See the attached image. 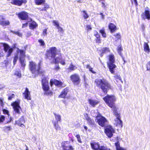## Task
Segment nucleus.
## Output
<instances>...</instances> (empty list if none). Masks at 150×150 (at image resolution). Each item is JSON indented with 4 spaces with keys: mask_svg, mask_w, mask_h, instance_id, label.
<instances>
[{
    "mask_svg": "<svg viewBox=\"0 0 150 150\" xmlns=\"http://www.w3.org/2000/svg\"><path fill=\"white\" fill-rule=\"evenodd\" d=\"M65 59H62V58L61 59V60L59 61V62L62 65H64L65 64V62H64Z\"/></svg>",
    "mask_w": 150,
    "mask_h": 150,
    "instance_id": "obj_46",
    "label": "nucleus"
},
{
    "mask_svg": "<svg viewBox=\"0 0 150 150\" xmlns=\"http://www.w3.org/2000/svg\"><path fill=\"white\" fill-rule=\"evenodd\" d=\"M5 120V117L2 115H0V123L4 122Z\"/></svg>",
    "mask_w": 150,
    "mask_h": 150,
    "instance_id": "obj_43",
    "label": "nucleus"
},
{
    "mask_svg": "<svg viewBox=\"0 0 150 150\" xmlns=\"http://www.w3.org/2000/svg\"><path fill=\"white\" fill-rule=\"evenodd\" d=\"M100 150H110V149L108 148L106 146H102L100 147Z\"/></svg>",
    "mask_w": 150,
    "mask_h": 150,
    "instance_id": "obj_45",
    "label": "nucleus"
},
{
    "mask_svg": "<svg viewBox=\"0 0 150 150\" xmlns=\"http://www.w3.org/2000/svg\"><path fill=\"white\" fill-rule=\"evenodd\" d=\"M109 28L111 33L114 32L116 30V26L113 24L110 23L109 25Z\"/></svg>",
    "mask_w": 150,
    "mask_h": 150,
    "instance_id": "obj_25",
    "label": "nucleus"
},
{
    "mask_svg": "<svg viewBox=\"0 0 150 150\" xmlns=\"http://www.w3.org/2000/svg\"><path fill=\"white\" fill-rule=\"evenodd\" d=\"M42 84L43 89L44 91H46L49 90L48 82L46 79L44 77H42Z\"/></svg>",
    "mask_w": 150,
    "mask_h": 150,
    "instance_id": "obj_11",
    "label": "nucleus"
},
{
    "mask_svg": "<svg viewBox=\"0 0 150 150\" xmlns=\"http://www.w3.org/2000/svg\"><path fill=\"white\" fill-rule=\"evenodd\" d=\"M18 17L22 20H26L28 17V13L25 11L19 13L18 14Z\"/></svg>",
    "mask_w": 150,
    "mask_h": 150,
    "instance_id": "obj_15",
    "label": "nucleus"
},
{
    "mask_svg": "<svg viewBox=\"0 0 150 150\" xmlns=\"http://www.w3.org/2000/svg\"><path fill=\"white\" fill-rule=\"evenodd\" d=\"M38 24L35 21H32L30 23L29 27L31 29H34L38 27Z\"/></svg>",
    "mask_w": 150,
    "mask_h": 150,
    "instance_id": "obj_26",
    "label": "nucleus"
},
{
    "mask_svg": "<svg viewBox=\"0 0 150 150\" xmlns=\"http://www.w3.org/2000/svg\"><path fill=\"white\" fill-rule=\"evenodd\" d=\"M24 0H12L11 3L18 6H21L24 3Z\"/></svg>",
    "mask_w": 150,
    "mask_h": 150,
    "instance_id": "obj_21",
    "label": "nucleus"
},
{
    "mask_svg": "<svg viewBox=\"0 0 150 150\" xmlns=\"http://www.w3.org/2000/svg\"><path fill=\"white\" fill-rule=\"evenodd\" d=\"M3 112L4 114H7L8 115V116L9 115L8 113V112L7 110L4 109H3Z\"/></svg>",
    "mask_w": 150,
    "mask_h": 150,
    "instance_id": "obj_54",
    "label": "nucleus"
},
{
    "mask_svg": "<svg viewBox=\"0 0 150 150\" xmlns=\"http://www.w3.org/2000/svg\"><path fill=\"white\" fill-rule=\"evenodd\" d=\"M86 28L88 30H91V28L90 25H87Z\"/></svg>",
    "mask_w": 150,
    "mask_h": 150,
    "instance_id": "obj_59",
    "label": "nucleus"
},
{
    "mask_svg": "<svg viewBox=\"0 0 150 150\" xmlns=\"http://www.w3.org/2000/svg\"><path fill=\"white\" fill-rule=\"evenodd\" d=\"M56 120H53L52 121V123L56 130H59L60 129V127L59 125L58 122L61 120V116L60 115H57L54 113Z\"/></svg>",
    "mask_w": 150,
    "mask_h": 150,
    "instance_id": "obj_7",
    "label": "nucleus"
},
{
    "mask_svg": "<svg viewBox=\"0 0 150 150\" xmlns=\"http://www.w3.org/2000/svg\"><path fill=\"white\" fill-rule=\"evenodd\" d=\"M100 38H97L96 41L97 43H99L100 42Z\"/></svg>",
    "mask_w": 150,
    "mask_h": 150,
    "instance_id": "obj_64",
    "label": "nucleus"
},
{
    "mask_svg": "<svg viewBox=\"0 0 150 150\" xmlns=\"http://www.w3.org/2000/svg\"><path fill=\"white\" fill-rule=\"evenodd\" d=\"M77 68V67L75 66L72 63H71L68 68L67 69L69 72H71Z\"/></svg>",
    "mask_w": 150,
    "mask_h": 150,
    "instance_id": "obj_27",
    "label": "nucleus"
},
{
    "mask_svg": "<svg viewBox=\"0 0 150 150\" xmlns=\"http://www.w3.org/2000/svg\"><path fill=\"white\" fill-rule=\"evenodd\" d=\"M14 75H16L19 78H20L21 77V74L20 71H19L18 70H16L15 73Z\"/></svg>",
    "mask_w": 150,
    "mask_h": 150,
    "instance_id": "obj_34",
    "label": "nucleus"
},
{
    "mask_svg": "<svg viewBox=\"0 0 150 150\" xmlns=\"http://www.w3.org/2000/svg\"><path fill=\"white\" fill-rule=\"evenodd\" d=\"M57 53V50L56 48L55 47H52L47 51L46 56L51 61L53 60L54 61H55L54 58L55 57Z\"/></svg>",
    "mask_w": 150,
    "mask_h": 150,
    "instance_id": "obj_6",
    "label": "nucleus"
},
{
    "mask_svg": "<svg viewBox=\"0 0 150 150\" xmlns=\"http://www.w3.org/2000/svg\"><path fill=\"white\" fill-rule=\"evenodd\" d=\"M68 92V89H65L62 92L61 94L59 95V97L61 98H64L67 95Z\"/></svg>",
    "mask_w": 150,
    "mask_h": 150,
    "instance_id": "obj_24",
    "label": "nucleus"
},
{
    "mask_svg": "<svg viewBox=\"0 0 150 150\" xmlns=\"http://www.w3.org/2000/svg\"><path fill=\"white\" fill-rule=\"evenodd\" d=\"M91 146L92 148L94 150H100V147L102 146H100L99 143L93 142L91 143Z\"/></svg>",
    "mask_w": 150,
    "mask_h": 150,
    "instance_id": "obj_16",
    "label": "nucleus"
},
{
    "mask_svg": "<svg viewBox=\"0 0 150 150\" xmlns=\"http://www.w3.org/2000/svg\"><path fill=\"white\" fill-rule=\"evenodd\" d=\"M25 122V120L23 116H22L19 120L16 121V123L19 126L23 128L25 127L24 125L23 124Z\"/></svg>",
    "mask_w": 150,
    "mask_h": 150,
    "instance_id": "obj_17",
    "label": "nucleus"
},
{
    "mask_svg": "<svg viewBox=\"0 0 150 150\" xmlns=\"http://www.w3.org/2000/svg\"><path fill=\"white\" fill-rule=\"evenodd\" d=\"M57 28L58 29V31L59 32H61L62 33H63L64 30L61 26H59L58 27H57Z\"/></svg>",
    "mask_w": 150,
    "mask_h": 150,
    "instance_id": "obj_44",
    "label": "nucleus"
},
{
    "mask_svg": "<svg viewBox=\"0 0 150 150\" xmlns=\"http://www.w3.org/2000/svg\"><path fill=\"white\" fill-rule=\"evenodd\" d=\"M57 65H58L57 66L56 65L55 67L54 68V70H57L59 69V67L58 66V64H57Z\"/></svg>",
    "mask_w": 150,
    "mask_h": 150,
    "instance_id": "obj_61",
    "label": "nucleus"
},
{
    "mask_svg": "<svg viewBox=\"0 0 150 150\" xmlns=\"http://www.w3.org/2000/svg\"><path fill=\"white\" fill-rule=\"evenodd\" d=\"M106 103H112L116 100L115 97L114 96H109L107 95L106 96L103 98Z\"/></svg>",
    "mask_w": 150,
    "mask_h": 150,
    "instance_id": "obj_12",
    "label": "nucleus"
},
{
    "mask_svg": "<svg viewBox=\"0 0 150 150\" xmlns=\"http://www.w3.org/2000/svg\"><path fill=\"white\" fill-rule=\"evenodd\" d=\"M143 19L144 20L147 19L150 20V11L149 10H145L144 12H143L141 15Z\"/></svg>",
    "mask_w": 150,
    "mask_h": 150,
    "instance_id": "obj_14",
    "label": "nucleus"
},
{
    "mask_svg": "<svg viewBox=\"0 0 150 150\" xmlns=\"http://www.w3.org/2000/svg\"><path fill=\"white\" fill-rule=\"evenodd\" d=\"M28 25V23H26L25 24H23L22 25V28H25L26 27H27Z\"/></svg>",
    "mask_w": 150,
    "mask_h": 150,
    "instance_id": "obj_58",
    "label": "nucleus"
},
{
    "mask_svg": "<svg viewBox=\"0 0 150 150\" xmlns=\"http://www.w3.org/2000/svg\"><path fill=\"white\" fill-rule=\"evenodd\" d=\"M105 133L107 135L109 138L111 137L112 136V133L114 132V129L111 126L107 127L105 129Z\"/></svg>",
    "mask_w": 150,
    "mask_h": 150,
    "instance_id": "obj_9",
    "label": "nucleus"
},
{
    "mask_svg": "<svg viewBox=\"0 0 150 150\" xmlns=\"http://www.w3.org/2000/svg\"><path fill=\"white\" fill-rule=\"evenodd\" d=\"M30 69L31 73L34 74L35 76L37 75L40 73V62L38 64L33 62H30L29 64Z\"/></svg>",
    "mask_w": 150,
    "mask_h": 150,
    "instance_id": "obj_4",
    "label": "nucleus"
},
{
    "mask_svg": "<svg viewBox=\"0 0 150 150\" xmlns=\"http://www.w3.org/2000/svg\"><path fill=\"white\" fill-rule=\"evenodd\" d=\"M53 23L54 25L55 26H56V28L58 27L59 25V23L57 21H56L54 20L53 21Z\"/></svg>",
    "mask_w": 150,
    "mask_h": 150,
    "instance_id": "obj_42",
    "label": "nucleus"
},
{
    "mask_svg": "<svg viewBox=\"0 0 150 150\" xmlns=\"http://www.w3.org/2000/svg\"><path fill=\"white\" fill-rule=\"evenodd\" d=\"M117 39H120L121 38V36L120 34V33H117L114 35Z\"/></svg>",
    "mask_w": 150,
    "mask_h": 150,
    "instance_id": "obj_52",
    "label": "nucleus"
},
{
    "mask_svg": "<svg viewBox=\"0 0 150 150\" xmlns=\"http://www.w3.org/2000/svg\"><path fill=\"white\" fill-rule=\"evenodd\" d=\"M147 70L150 71V62H149L146 65Z\"/></svg>",
    "mask_w": 150,
    "mask_h": 150,
    "instance_id": "obj_53",
    "label": "nucleus"
},
{
    "mask_svg": "<svg viewBox=\"0 0 150 150\" xmlns=\"http://www.w3.org/2000/svg\"><path fill=\"white\" fill-rule=\"evenodd\" d=\"M100 31V33L102 34L103 37L104 38L106 37V33L105 32V31L104 30H101Z\"/></svg>",
    "mask_w": 150,
    "mask_h": 150,
    "instance_id": "obj_40",
    "label": "nucleus"
},
{
    "mask_svg": "<svg viewBox=\"0 0 150 150\" xmlns=\"http://www.w3.org/2000/svg\"><path fill=\"white\" fill-rule=\"evenodd\" d=\"M23 95L25 99L28 100L30 99V92L28 88H25V91L23 93Z\"/></svg>",
    "mask_w": 150,
    "mask_h": 150,
    "instance_id": "obj_18",
    "label": "nucleus"
},
{
    "mask_svg": "<svg viewBox=\"0 0 150 150\" xmlns=\"http://www.w3.org/2000/svg\"><path fill=\"white\" fill-rule=\"evenodd\" d=\"M49 8V5L46 4L45 5L44 8H42V10H44L45 11H46L47 9H48Z\"/></svg>",
    "mask_w": 150,
    "mask_h": 150,
    "instance_id": "obj_51",
    "label": "nucleus"
},
{
    "mask_svg": "<svg viewBox=\"0 0 150 150\" xmlns=\"http://www.w3.org/2000/svg\"><path fill=\"white\" fill-rule=\"evenodd\" d=\"M4 56V54L3 52L0 51V57H2Z\"/></svg>",
    "mask_w": 150,
    "mask_h": 150,
    "instance_id": "obj_62",
    "label": "nucleus"
},
{
    "mask_svg": "<svg viewBox=\"0 0 150 150\" xmlns=\"http://www.w3.org/2000/svg\"><path fill=\"white\" fill-rule=\"evenodd\" d=\"M40 43L41 46H43L45 45V43L44 41L42 39L39 40L38 41Z\"/></svg>",
    "mask_w": 150,
    "mask_h": 150,
    "instance_id": "obj_48",
    "label": "nucleus"
},
{
    "mask_svg": "<svg viewBox=\"0 0 150 150\" xmlns=\"http://www.w3.org/2000/svg\"><path fill=\"white\" fill-rule=\"evenodd\" d=\"M47 29H45L43 30L42 34L44 36H45L47 35Z\"/></svg>",
    "mask_w": 150,
    "mask_h": 150,
    "instance_id": "obj_56",
    "label": "nucleus"
},
{
    "mask_svg": "<svg viewBox=\"0 0 150 150\" xmlns=\"http://www.w3.org/2000/svg\"><path fill=\"white\" fill-rule=\"evenodd\" d=\"M11 128L10 126H6L4 127L3 128V131L6 133H8V132L11 130Z\"/></svg>",
    "mask_w": 150,
    "mask_h": 150,
    "instance_id": "obj_29",
    "label": "nucleus"
},
{
    "mask_svg": "<svg viewBox=\"0 0 150 150\" xmlns=\"http://www.w3.org/2000/svg\"><path fill=\"white\" fill-rule=\"evenodd\" d=\"M18 50L20 51L21 57L20 58H21V59H23V58L25 56V52H24L22 50H19L18 49Z\"/></svg>",
    "mask_w": 150,
    "mask_h": 150,
    "instance_id": "obj_37",
    "label": "nucleus"
},
{
    "mask_svg": "<svg viewBox=\"0 0 150 150\" xmlns=\"http://www.w3.org/2000/svg\"><path fill=\"white\" fill-rule=\"evenodd\" d=\"M62 146L63 150H74V148L70 145L69 142H68L62 143Z\"/></svg>",
    "mask_w": 150,
    "mask_h": 150,
    "instance_id": "obj_10",
    "label": "nucleus"
},
{
    "mask_svg": "<svg viewBox=\"0 0 150 150\" xmlns=\"http://www.w3.org/2000/svg\"><path fill=\"white\" fill-rule=\"evenodd\" d=\"M95 35L97 38H100V35L98 33H96Z\"/></svg>",
    "mask_w": 150,
    "mask_h": 150,
    "instance_id": "obj_60",
    "label": "nucleus"
},
{
    "mask_svg": "<svg viewBox=\"0 0 150 150\" xmlns=\"http://www.w3.org/2000/svg\"><path fill=\"white\" fill-rule=\"evenodd\" d=\"M15 47L14 46L13 47H10L8 44L6 43H0V50L2 49H4L5 52L7 54L6 56L7 57H8L11 55Z\"/></svg>",
    "mask_w": 150,
    "mask_h": 150,
    "instance_id": "obj_5",
    "label": "nucleus"
},
{
    "mask_svg": "<svg viewBox=\"0 0 150 150\" xmlns=\"http://www.w3.org/2000/svg\"><path fill=\"white\" fill-rule=\"evenodd\" d=\"M89 103H97L96 102L92 99H89L88 100Z\"/></svg>",
    "mask_w": 150,
    "mask_h": 150,
    "instance_id": "obj_55",
    "label": "nucleus"
},
{
    "mask_svg": "<svg viewBox=\"0 0 150 150\" xmlns=\"http://www.w3.org/2000/svg\"><path fill=\"white\" fill-rule=\"evenodd\" d=\"M18 59V56L17 55H16L14 59V60L13 61V63L14 65L16 63V61H17Z\"/></svg>",
    "mask_w": 150,
    "mask_h": 150,
    "instance_id": "obj_47",
    "label": "nucleus"
},
{
    "mask_svg": "<svg viewBox=\"0 0 150 150\" xmlns=\"http://www.w3.org/2000/svg\"><path fill=\"white\" fill-rule=\"evenodd\" d=\"M20 60L21 65V66L23 67H24L25 66V64L24 62V60L23 59H21V58H20Z\"/></svg>",
    "mask_w": 150,
    "mask_h": 150,
    "instance_id": "obj_49",
    "label": "nucleus"
},
{
    "mask_svg": "<svg viewBox=\"0 0 150 150\" xmlns=\"http://www.w3.org/2000/svg\"><path fill=\"white\" fill-rule=\"evenodd\" d=\"M2 18V19H0V25H1L3 26H6L10 24V22L8 21H4Z\"/></svg>",
    "mask_w": 150,
    "mask_h": 150,
    "instance_id": "obj_23",
    "label": "nucleus"
},
{
    "mask_svg": "<svg viewBox=\"0 0 150 150\" xmlns=\"http://www.w3.org/2000/svg\"><path fill=\"white\" fill-rule=\"evenodd\" d=\"M70 79L74 85H78L80 81V77L79 75L74 74L71 75Z\"/></svg>",
    "mask_w": 150,
    "mask_h": 150,
    "instance_id": "obj_8",
    "label": "nucleus"
},
{
    "mask_svg": "<svg viewBox=\"0 0 150 150\" xmlns=\"http://www.w3.org/2000/svg\"><path fill=\"white\" fill-rule=\"evenodd\" d=\"M109 49L107 47L103 48L102 49V54L109 52Z\"/></svg>",
    "mask_w": 150,
    "mask_h": 150,
    "instance_id": "obj_41",
    "label": "nucleus"
},
{
    "mask_svg": "<svg viewBox=\"0 0 150 150\" xmlns=\"http://www.w3.org/2000/svg\"><path fill=\"white\" fill-rule=\"evenodd\" d=\"M108 66L110 71L112 74H113L114 73V69L116 68V65L114 64V63L107 62Z\"/></svg>",
    "mask_w": 150,
    "mask_h": 150,
    "instance_id": "obj_19",
    "label": "nucleus"
},
{
    "mask_svg": "<svg viewBox=\"0 0 150 150\" xmlns=\"http://www.w3.org/2000/svg\"><path fill=\"white\" fill-rule=\"evenodd\" d=\"M144 51L147 53H149L150 50L148 44L146 42H144Z\"/></svg>",
    "mask_w": 150,
    "mask_h": 150,
    "instance_id": "obj_28",
    "label": "nucleus"
},
{
    "mask_svg": "<svg viewBox=\"0 0 150 150\" xmlns=\"http://www.w3.org/2000/svg\"><path fill=\"white\" fill-rule=\"evenodd\" d=\"M19 104H11V105L13 106L14 110L17 113H19V109L21 108Z\"/></svg>",
    "mask_w": 150,
    "mask_h": 150,
    "instance_id": "obj_22",
    "label": "nucleus"
},
{
    "mask_svg": "<svg viewBox=\"0 0 150 150\" xmlns=\"http://www.w3.org/2000/svg\"><path fill=\"white\" fill-rule=\"evenodd\" d=\"M15 96V95L13 94H12L11 96H9L8 98V100H11L12 98H13Z\"/></svg>",
    "mask_w": 150,
    "mask_h": 150,
    "instance_id": "obj_57",
    "label": "nucleus"
},
{
    "mask_svg": "<svg viewBox=\"0 0 150 150\" xmlns=\"http://www.w3.org/2000/svg\"><path fill=\"white\" fill-rule=\"evenodd\" d=\"M50 84L51 86L53 84L57 86H60L62 85V83L60 81L56 80H51L50 81Z\"/></svg>",
    "mask_w": 150,
    "mask_h": 150,
    "instance_id": "obj_20",
    "label": "nucleus"
},
{
    "mask_svg": "<svg viewBox=\"0 0 150 150\" xmlns=\"http://www.w3.org/2000/svg\"><path fill=\"white\" fill-rule=\"evenodd\" d=\"M95 82L97 86L100 88L105 93H107V91L110 88V84L105 79H96Z\"/></svg>",
    "mask_w": 150,
    "mask_h": 150,
    "instance_id": "obj_2",
    "label": "nucleus"
},
{
    "mask_svg": "<svg viewBox=\"0 0 150 150\" xmlns=\"http://www.w3.org/2000/svg\"><path fill=\"white\" fill-rule=\"evenodd\" d=\"M35 1L36 4L38 5L41 4L45 1L44 0H35Z\"/></svg>",
    "mask_w": 150,
    "mask_h": 150,
    "instance_id": "obj_36",
    "label": "nucleus"
},
{
    "mask_svg": "<svg viewBox=\"0 0 150 150\" xmlns=\"http://www.w3.org/2000/svg\"><path fill=\"white\" fill-rule=\"evenodd\" d=\"M114 78L117 81H120L122 83H123V81L120 75H116L114 76Z\"/></svg>",
    "mask_w": 150,
    "mask_h": 150,
    "instance_id": "obj_33",
    "label": "nucleus"
},
{
    "mask_svg": "<svg viewBox=\"0 0 150 150\" xmlns=\"http://www.w3.org/2000/svg\"><path fill=\"white\" fill-rule=\"evenodd\" d=\"M117 52L120 55H121V51L122 50V49L121 48V45H119L117 48Z\"/></svg>",
    "mask_w": 150,
    "mask_h": 150,
    "instance_id": "obj_38",
    "label": "nucleus"
},
{
    "mask_svg": "<svg viewBox=\"0 0 150 150\" xmlns=\"http://www.w3.org/2000/svg\"><path fill=\"white\" fill-rule=\"evenodd\" d=\"M92 116L96 117L98 124L101 126L104 127L107 124V120L104 117L101 115L98 111L92 110L91 111Z\"/></svg>",
    "mask_w": 150,
    "mask_h": 150,
    "instance_id": "obj_3",
    "label": "nucleus"
},
{
    "mask_svg": "<svg viewBox=\"0 0 150 150\" xmlns=\"http://www.w3.org/2000/svg\"><path fill=\"white\" fill-rule=\"evenodd\" d=\"M11 32L17 35L20 37L22 36V34L18 31H13V30H11Z\"/></svg>",
    "mask_w": 150,
    "mask_h": 150,
    "instance_id": "obj_39",
    "label": "nucleus"
},
{
    "mask_svg": "<svg viewBox=\"0 0 150 150\" xmlns=\"http://www.w3.org/2000/svg\"><path fill=\"white\" fill-rule=\"evenodd\" d=\"M62 58L61 56L59 57H57L56 58H54V59L55 61H53V60H52L51 62L52 63H55L56 64L58 63H59V61L61 60V59Z\"/></svg>",
    "mask_w": 150,
    "mask_h": 150,
    "instance_id": "obj_32",
    "label": "nucleus"
},
{
    "mask_svg": "<svg viewBox=\"0 0 150 150\" xmlns=\"http://www.w3.org/2000/svg\"><path fill=\"white\" fill-rule=\"evenodd\" d=\"M76 137L77 139V140L78 142L79 143H82V141L81 140L80 136L79 135L77 134L76 136Z\"/></svg>",
    "mask_w": 150,
    "mask_h": 150,
    "instance_id": "obj_50",
    "label": "nucleus"
},
{
    "mask_svg": "<svg viewBox=\"0 0 150 150\" xmlns=\"http://www.w3.org/2000/svg\"><path fill=\"white\" fill-rule=\"evenodd\" d=\"M107 105L112 109L114 115L116 117V118L114 120L115 124L117 126L121 128L122 127V123L120 119V113L119 112V108L116 106L115 104H107Z\"/></svg>",
    "mask_w": 150,
    "mask_h": 150,
    "instance_id": "obj_1",
    "label": "nucleus"
},
{
    "mask_svg": "<svg viewBox=\"0 0 150 150\" xmlns=\"http://www.w3.org/2000/svg\"><path fill=\"white\" fill-rule=\"evenodd\" d=\"M5 86L3 84H0V89L4 88Z\"/></svg>",
    "mask_w": 150,
    "mask_h": 150,
    "instance_id": "obj_63",
    "label": "nucleus"
},
{
    "mask_svg": "<svg viewBox=\"0 0 150 150\" xmlns=\"http://www.w3.org/2000/svg\"><path fill=\"white\" fill-rule=\"evenodd\" d=\"M84 119L86 120L87 122L90 125H92L94 124V121L91 119L89 117L87 113H85L83 114Z\"/></svg>",
    "mask_w": 150,
    "mask_h": 150,
    "instance_id": "obj_13",
    "label": "nucleus"
},
{
    "mask_svg": "<svg viewBox=\"0 0 150 150\" xmlns=\"http://www.w3.org/2000/svg\"><path fill=\"white\" fill-rule=\"evenodd\" d=\"M82 14L85 19H86L89 17V15L85 11H82Z\"/></svg>",
    "mask_w": 150,
    "mask_h": 150,
    "instance_id": "obj_31",
    "label": "nucleus"
},
{
    "mask_svg": "<svg viewBox=\"0 0 150 150\" xmlns=\"http://www.w3.org/2000/svg\"><path fill=\"white\" fill-rule=\"evenodd\" d=\"M109 62L114 63L115 62V59L114 56L113 55H110L109 56Z\"/></svg>",
    "mask_w": 150,
    "mask_h": 150,
    "instance_id": "obj_35",
    "label": "nucleus"
},
{
    "mask_svg": "<svg viewBox=\"0 0 150 150\" xmlns=\"http://www.w3.org/2000/svg\"><path fill=\"white\" fill-rule=\"evenodd\" d=\"M116 150H125V149L120 147V143L117 142L115 143Z\"/></svg>",
    "mask_w": 150,
    "mask_h": 150,
    "instance_id": "obj_30",
    "label": "nucleus"
}]
</instances>
